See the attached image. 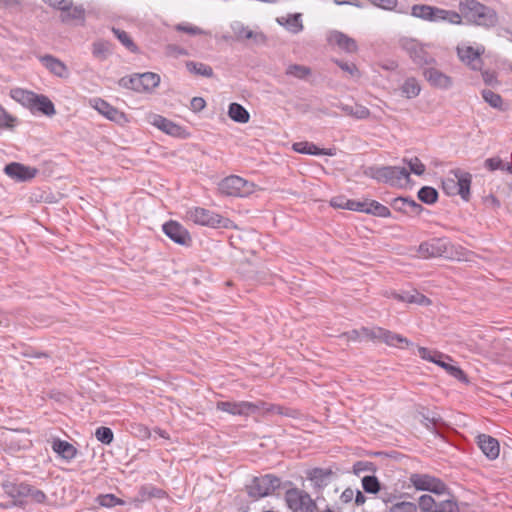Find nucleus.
<instances>
[{
    "mask_svg": "<svg viewBox=\"0 0 512 512\" xmlns=\"http://www.w3.org/2000/svg\"><path fill=\"white\" fill-rule=\"evenodd\" d=\"M10 96L33 114L40 113L47 117L56 114L53 102L46 95L36 94L22 88H14L10 91Z\"/></svg>",
    "mask_w": 512,
    "mask_h": 512,
    "instance_id": "1",
    "label": "nucleus"
},
{
    "mask_svg": "<svg viewBox=\"0 0 512 512\" xmlns=\"http://www.w3.org/2000/svg\"><path fill=\"white\" fill-rule=\"evenodd\" d=\"M365 175L393 187H404L410 182L407 168L400 166H372L365 171Z\"/></svg>",
    "mask_w": 512,
    "mask_h": 512,
    "instance_id": "2",
    "label": "nucleus"
},
{
    "mask_svg": "<svg viewBox=\"0 0 512 512\" xmlns=\"http://www.w3.org/2000/svg\"><path fill=\"white\" fill-rule=\"evenodd\" d=\"M185 219L200 226H207L211 228H227L229 220L221 215L203 208V207H190L186 210Z\"/></svg>",
    "mask_w": 512,
    "mask_h": 512,
    "instance_id": "3",
    "label": "nucleus"
},
{
    "mask_svg": "<svg viewBox=\"0 0 512 512\" xmlns=\"http://www.w3.org/2000/svg\"><path fill=\"white\" fill-rule=\"evenodd\" d=\"M159 83L160 76L153 72L124 76L118 81L120 87L131 89L136 92L152 91L159 85Z\"/></svg>",
    "mask_w": 512,
    "mask_h": 512,
    "instance_id": "4",
    "label": "nucleus"
},
{
    "mask_svg": "<svg viewBox=\"0 0 512 512\" xmlns=\"http://www.w3.org/2000/svg\"><path fill=\"white\" fill-rule=\"evenodd\" d=\"M456 53L459 60L471 70L480 71L482 69L481 56L485 53V47L482 44L472 46L468 42H461L456 47Z\"/></svg>",
    "mask_w": 512,
    "mask_h": 512,
    "instance_id": "5",
    "label": "nucleus"
},
{
    "mask_svg": "<svg viewBox=\"0 0 512 512\" xmlns=\"http://www.w3.org/2000/svg\"><path fill=\"white\" fill-rule=\"evenodd\" d=\"M254 184L236 175H231L220 181L219 191L227 196L246 197L254 192Z\"/></svg>",
    "mask_w": 512,
    "mask_h": 512,
    "instance_id": "6",
    "label": "nucleus"
},
{
    "mask_svg": "<svg viewBox=\"0 0 512 512\" xmlns=\"http://www.w3.org/2000/svg\"><path fill=\"white\" fill-rule=\"evenodd\" d=\"M281 481L278 477L266 474L260 477H254L247 486L249 496L253 498H262L272 494L280 487Z\"/></svg>",
    "mask_w": 512,
    "mask_h": 512,
    "instance_id": "7",
    "label": "nucleus"
},
{
    "mask_svg": "<svg viewBox=\"0 0 512 512\" xmlns=\"http://www.w3.org/2000/svg\"><path fill=\"white\" fill-rule=\"evenodd\" d=\"M400 48L405 51L410 59L419 66L434 62L433 57L427 52L425 45L414 38L403 37L399 40Z\"/></svg>",
    "mask_w": 512,
    "mask_h": 512,
    "instance_id": "8",
    "label": "nucleus"
},
{
    "mask_svg": "<svg viewBox=\"0 0 512 512\" xmlns=\"http://www.w3.org/2000/svg\"><path fill=\"white\" fill-rule=\"evenodd\" d=\"M1 492L10 498L9 504H1L0 507L9 508L24 505L27 498L28 483L5 480L0 485Z\"/></svg>",
    "mask_w": 512,
    "mask_h": 512,
    "instance_id": "9",
    "label": "nucleus"
},
{
    "mask_svg": "<svg viewBox=\"0 0 512 512\" xmlns=\"http://www.w3.org/2000/svg\"><path fill=\"white\" fill-rule=\"evenodd\" d=\"M409 481L418 491H428L436 495L445 494L447 491L443 481L429 474L413 473L410 475Z\"/></svg>",
    "mask_w": 512,
    "mask_h": 512,
    "instance_id": "10",
    "label": "nucleus"
},
{
    "mask_svg": "<svg viewBox=\"0 0 512 512\" xmlns=\"http://www.w3.org/2000/svg\"><path fill=\"white\" fill-rule=\"evenodd\" d=\"M362 332L372 338V339H380L388 346L397 347V348H408L413 346V343L410 342L404 336L391 332L381 327H374L372 329L363 328Z\"/></svg>",
    "mask_w": 512,
    "mask_h": 512,
    "instance_id": "11",
    "label": "nucleus"
},
{
    "mask_svg": "<svg viewBox=\"0 0 512 512\" xmlns=\"http://www.w3.org/2000/svg\"><path fill=\"white\" fill-rule=\"evenodd\" d=\"M262 404V402L254 403L249 401H219L216 404V408L234 416H249L258 412Z\"/></svg>",
    "mask_w": 512,
    "mask_h": 512,
    "instance_id": "12",
    "label": "nucleus"
},
{
    "mask_svg": "<svg viewBox=\"0 0 512 512\" xmlns=\"http://www.w3.org/2000/svg\"><path fill=\"white\" fill-rule=\"evenodd\" d=\"M89 104L92 108L97 110L101 115L110 121H113L117 124H124L127 122L125 113L119 111L117 108L113 107L107 101L101 98H92L89 100Z\"/></svg>",
    "mask_w": 512,
    "mask_h": 512,
    "instance_id": "13",
    "label": "nucleus"
},
{
    "mask_svg": "<svg viewBox=\"0 0 512 512\" xmlns=\"http://www.w3.org/2000/svg\"><path fill=\"white\" fill-rule=\"evenodd\" d=\"M162 230L168 238L179 245L187 246L191 242L188 230L176 221L170 220L164 223Z\"/></svg>",
    "mask_w": 512,
    "mask_h": 512,
    "instance_id": "14",
    "label": "nucleus"
},
{
    "mask_svg": "<svg viewBox=\"0 0 512 512\" xmlns=\"http://www.w3.org/2000/svg\"><path fill=\"white\" fill-rule=\"evenodd\" d=\"M447 246V239L432 238L419 245L418 253L422 258L440 257L447 253Z\"/></svg>",
    "mask_w": 512,
    "mask_h": 512,
    "instance_id": "15",
    "label": "nucleus"
},
{
    "mask_svg": "<svg viewBox=\"0 0 512 512\" xmlns=\"http://www.w3.org/2000/svg\"><path fill=\"white\" fill-rule=\"evenodd\" d=\"M423 75L427 82L434 88L447 90L453 85L452 78L437 68H427L424 70Z\"/></svg>",
    "mask_w": 512,
    "mask_h": 512,
    "instance_id": "16",
    "label": "nucleus"
},
{
    "mask_svg": "<svg viewBox=\"0 0 512 512\" xmlns=\"http://www.w3.org/2000/svg\"><path fill=\"white\" fill-rule=\"evenodd\" d=\"M4 172L7 176L16 181H27L34 178L38 171L36 168L12 162L5 166Z\"/></svg>",
    "mask_w": 512,
    "mask_h": 512,
    "instance_id": "17",
    "label": "nucleus"
},
{
    "mask_svg": "<svg viewBox=\"0 0 512 512\" xmlns=\"http://www.w3.org/2000/svg\"><path fill=\"white\" fill-rule=\"evenodd\" d=\"M327 40L330 44L337 45L347 53H354L358 49L357 43L353 38L337 30L329 32Z\"/></svg>",
    "mask_w": 512,
    "mask_h": 512,
    "instance_id": "18",
    "label": "nucleus"
},
{
    "mask_svg": "<svg viewBox=\"0 0 512 512\" xmlns=\"http://www.w3.org/2000/svg\"><path fill=\"white\" fill-rule=\"evenodd\" d=\"M292 149L297 153L313 155V156H321V155L335 156L336 155L335 148H328V149L319 148L314 143L308 142V141L296 142L292 145Z\"/></svg>",
    "mask_w": 512,
    "mask_h": 512,
    "instance_id": "19",
    "label": "nucleus"
},
{
    "mask_svg": "<svg viewBox=\"0 0 512 512\" xmlns=\"http://www.w3.org/2000/svg\"><path fill=\"white\" fill-rule=\"evenodd\" d=\"M237 40L252 39L255 43H262L266 37L261 32H254L240 21H234L230 25Z\"/></svg>",
    "mask_w": 512,
    "mask_h": 512,
    "instance_id": "20",
    "label": "nucleus"
},
{
    "mask_svg": "<svg viewBox=\"0 0 512 512\" xmlns=\"http://www.w3.org/2000/svg\"><path fill=\"white\" fill-rule=\"evenodd\" d=\"M39 61L53 75L60 78H68L69 70L67 66L64 64V62H62L60 59L52 55H44L39 57Z\"/></svg>",
    "mask_w": 512,
    "mask_h": 512,
    "instance_id": "21",
    "label": "nucleus"
},
{
    "mask_svg": "<svg viewBox=\"0 0 512 512\" xmlns=\"http://www.w3.org/2000/svg\"><path fill=\"white\" fill-rule=\"evenodd\" d=\"M459 10L462 19L465 18L468 22L473 23L477 14L484 11L485 5L477 0H459Z\"/></svg>",
    "mask_w": 512,
    "mask_h": 512,
    "instance_id": "22",
    "label": "nucleus"
},
{
    "mask_svg": "<svg viewBox=\"0 0 512 512\" xmlns=\"http://www.w3.org/2000/svg\"><path fill=\"white\" fill-rule=\"evenodd\" d=\"M392 207L407 215H419L423 207L411 198L397 197L392 202Z\"/></svg>",
    "mask_w": 512,
    "mask_h": 512,
    "instance_id": "23",
    "label": "nucleus"
},
{
    "mask_svg": "<svg viewBox=\"0 0 512 512\" xmlns=\"http://www.w3.org/2000/svg\"><path fill=\"white\" fill-rule=\"evenodd\" d=\"M448 23L451 25H461L462 16L454 10H447L435 6L432 23Z\"/></svg>",
    "mask_w": 512,
    "mask_h": 512,
    "instance_id": "24",
    "label": "nucleus"
},
{
    "mask_svg": "<svg viewBox=\"0 0 512 512\" xmlns=\"http://www.w3.org/2000/svg\"><path fill=\"white\" fill-rule=\"evenodd\" d=\"M478 445L489 459H496L499 456L500 447L495 438L485 434L479 435Z\"/></svg>",
    "mask_w": 512,
    "mask_h": 512,
    "instance_id": "25",
    "label": "nucleus"
},
{
    "mask_svg": "<svg viewBox=\"0 0 512 512\" xmlns=\"http://www.w3.org/2000/svg\"><path fill=\"white\" fill-rule=\"evenodd\" d=\"M151 124L171 136H179L182 132V127L168 120L161 115H153Z\"/></svg>",
    "mask_w": 512,
    "mask_h": 512,
    "instance_id": "26",
    "label": "nucleus"
},
{
    "mask_svg": "<svg viewBox=\"0 0 512 512\" xmlns=\"http://www.w3.org/2000/svg\"><path fill=\"white\" fill-rule=\"evenodd\" d=\"M498 21L499 19L496 11L493 8L485 5L484 11H481L479 14H477L473 24L485 28H492L498 24Z\"/></svg>",
    "mask_w": 512,
    "mask_h": 512,
    "instance_id": "27",
    "label": "nucleus"
},
{
    "mask_svg": "<svg viewBox=\"0 0 512 512\" xmlns=\"http://www.w3.org/2000/svg\"><path fill=\"white\" fill-rule=\"evenodd\" d=\"M393 295L397 300L410 304L427 305L430 303L426 296L416 290L402 291Z\"/></svg>",
    "mask_w": 512,
    "mask_h": 512,
    "instance_id": "28",
    "label": "nucleus"
},
{
    "mask_svg": "<svg viewBox=\"0 0 512 512\" xmlns=\"http://www.w3.org/2000/svg\"><path fill=\"white\" fill-rule=\"evenodd\" d=\"M52 449L55 453L66 460H71L75 458L77 454L76 448L67 441L64 440H54L52 443Z\"/></svg>",
    "mask_w": 512,
    "mask_h": 512,
    "instance_id": "29",
    "label": "nucleus"
},
{
    "mask_svg": "<svg viewBox=\"0 0 512 512\" xmlns=\"http://www.w3.org/2000/svg\"><path fill=\"white\" fill-rule=\"evenodd\" d=\"M456 194L467 200L470 193L471 176L468 173L455 172Z\"/></svg>",
    "mask_w": 512,
    "mask_h": 512,
    "instance_id": "30",
    "label": "nucleus"
},
{
    "mask_svg": "<svg viewBox=\"0 0 512 512\" xmlns=\"http://www.w3.org/2000/svg\"><path fill=\"white\" fill-rule=\"evenodd\" d=\"M452 362L453 360L449 361L445 358H440L436 365L443 368L450 376L454 377L455 379L462 382H467L468 379L464 371L459 366L453 365Z\"/></svg>",
    "mask_w": 512,
    "mask_h": 512,
    "instance_id": "31",
    "label": "nucleus"
},
{
    "mask_svg": "<svg viewBox=\"0 0 512 512\" xmlns=\"http://www.w3.org/2000/svg\"><path fill=\"white\" fill-rule=\"evenodd\" d=\"M481 95H482L483 100L492 108L500 110V111L506 110L504 100L500 94L495 93L490 89H483L481 91Z\"/></svg>",
    "mask_w": 512,
    "mask_h": 512,
    "instance_id": "32",
    "label": "nucleus"
},
{
    "mask_svg": "<svg viewBox=\"0 0 512 512\" xmlns=\"http://www.w3.org/2000/svg\"><path fill=\"white\" fill-rule=\"evenodd\" d=\"M435 6L427 4H415L411 7L410 14L418 19L432 22Z\"/></svg>",
    "mask_w": 512,
    "mask_h": 512,
    "instance_id": "33",
    "label": "nucleus"
},
{
    "mask_svg": "<svg viewBox=\"0 0 512 512\" xmlns=\"http://www.w3.org/2000/svg\"><path fill=\"white\" fill-rule=\"evenodd\" d=\"M229 117L237 123H247L250 119L249 112L238 103H231L228 108Z\"/></svg>",
    "mask_w": 512,
    "mask_h": 512,
    "instance_id": "34",
    "label": "nucleus"
},
{
    "mask_svg": "<svg viewBox=\"0 0 512 512\" xmlns=\"http://www.w3.org/2000/svg\"><path fill=\"white\" fill-rule=\"evenodd\" d=\"M332 476L330 470L316 468L313 469L309 474V479L316 487H324L328 485Z\"/></svg>",
    "mask_w": 512,
    "mask_h": 512,
    "instance_id": "35",
    "label": "nucleus"
},
{
    "mask_svg": "<svg viewBox=\"0 0 512 512\" xmlns=\"http://www.w3.org/2000/svg\"><path fill=\"white\" fill-rule=\"evenodd\" d=\"M400 89L403 96L407 99H412L420 94L421 86L417 79L411 77L404 81Z\"/></svg>",
    "mask_w": 512,
    "mask_h": 512,
    "instance_id": "36",
    "label": "nucleus"
},
{
    "mask_svg": "<svg viewBox=\"0 0 512 512\" xmlns=\"http://www.w3.org/2000/svg\"><path fill=\"white\" fill-rule=\"evenodd\" d=\"M61 20L64 23H69L73 20L84 22L85 20V10L82 6H71L69 10L62 11Z\"/></svg>",
    "mask_w": 512,
    "mask_h": 512,
    "instance_id": "37",
    "label": "nucleus"
},
{
    "mask_svg": "<svg viewBox=\"0 0 512 512\" xmlns=\"http://www.w3.org/2000/svg\"><path fill=\"white\" fill-rule=\"evenodd\" d=\"M366 210L365 213L372 214L374 216L387 218L391 215V212L388 207L385 205L375 201V200H366Z\"/></svg>",
    "mask_w": 512,
    "mask_h": 512,
    "instance_id": "38",
    "label": "nucleus"
},
{
    "mask_svg": "<svg viewBox=\"0 0 512 512\" xmlns=\"http://www.w3.org/2000/svg\"><path fill=\"white\" fill-rule=\"evenodd\" d=\"M419 356L426 361L432 362L434 364L438 363L440 358H445L449 361H452V358L448 355H445L439 351L431 350L426 347H418Z\"/></svg>",
    "mask_w": 512,
    "mask_h": 512,
    "instance_id": "39",
    "label": "nucleus"
},
{
    "mask_svg": "<svg viewBox=\"0 0 512 512\" xmlns=\"http://www.w3.org/2000/svg\"><path fill=\"white\" fill-rule=\"evenodd\" d=\"M186 68L190 73L204 76V77H212L213 70L209 65L200 62L188 61L186 63Z\"/></svg>",
    "mask_w": 512,
    "mask_h": 512,
    "instance_id": "40",
    "label": "nucleus"
},
{
    "mask_svg": "<svg viewBox=\"0 0 512 512\" xmlns=\"http://www.w3.org/2000/svg\"><path fill=\"white\" fill-rule=\"evenodd\" d=\"M111 53V45L107 41L99 40L92 45V54L99 60H105Z\"/></svg>",
    "mask_w": 512,
    "mask_h": 512,
    "instance_id": "41",
    "label": "nucleus"
},
{
    "mask_svg": "<svg viewBox=\"0 0 512 512\" xmlns=\"http://www.w3.org/2000/svg\"><path fill=\"white\" fill-rule=\"evenodd\" d=\"M403 163L409 168L408 172L417 176H422L426 171V166L418 157L403 158Z\"/></svg>",
    "mask_w": 512,
    "mask_h": 512,
    "instance_id": "42",
    "label": "nucleus"
},
{
    "mask_svg": "<svg viewBox=\"0 0 512 512\" xmlns=\"http://www.w3.org/2000/svg\"><path fill=\"white\" fill-rule=\"evenodd\" d=\"M300 13H296L287 17L285 23H282L280 20L278 22L280 24H284L286 29L294 34L299 33L303 30V23Z\"/></svg>",
    "mask_w": 512,
    "mask_h": 512,
    "instance_id": "43",
    "label": "nucleus"
},
{
    "mask_svg": "<svg viewBox=\"0 0 512 512\" xmlns=\"http://www.w3.org/2000/svg\"><path fill=\"white\" fill-rule=\"evenodd\" d=\"M342 111L357 119H366L370 115L369 109L362 105H343Z\"/></svg>",
    "mask_w": 512,
    "mask_h": 512,
    "instance_id": "44",
    "label": "nucleus"
},
{
    "mask_svg": "<svg viewBox=\"0 0 512 512\" xmlns=\"http://www.w3.org/2000/svg\"><path fill=\"white\" fill-rule=\"evenodd\" d=\"M112 32L116 36V38L121 42L123 46H125L126 49H128L132 53L138 52L137 45L133 42V40L130 38L127 32L113 28Z\"/></svg>",
    "mask_w": 512,
    "mask_h": 512,
    "instance_id": "45",
    "label": "nucleus"
},
{
    "mask_svg": "<svg viewBox=\"0 0 512 512\" xmlns=\"http://www.w3.org/2000/svg\"><path fill=\"white\" fill-rule=\"evenodd\" d=\"M418 198L421 202L431 205L438 199V192L431 186H424L418 191Z\"/></svg>",
    "mask_w": 512,
    "mask_h": 512,
    "instance_id": "46",
    "label": "nucleus"
},
{
    "mask_svg": "<svg viewBox=\"0 0 512 512\" xmlns=\"http://www.w3.org/2000/svg\"><path fill=\"white\" fill-rule=\"evenodd\" d=\"M311 74L310 68L304 65L292 64L286 69V75L295 77L297 79H305Z\"/></svg>",
    "mask_w": 512,
    "mask_h": 512,
    "instance_id": "47",
    "label": "nucleus"
},
{
    "mask_svg": "<svg viewBox=\"0 0 512 512\" xmlns=\"http://www.w3.org/2000/svg\"><path fill=\"white\" fill-rule=\"evenodd\" d=\"M362 487L365 492L375 494L380 491V484L375 476H364L362 478Z\"/></svg>",
    "mask_w": 512,
    "mask_h": 512,
    "instance_id": "48",
    "label": "nucleus"
},
{
    "mask_svg": "<svg viewBox=\"0 0 512 512\" xmlns=\"http://www.w3.org/2000/svg\"><path fill=\"white\" fill-rule=\"evenodd\" d=\"M390 512H418L416 504L408 501H397L392 503Z\"/></svg>",
    "mask_w": 512,
    "mask_h": 512,
    "instance_id": "49",
    "label": "nucleus"
},
{
    "mask_svg": "<svg viewBox=\"0 0 512 512\" xmlns=\"http://www.w3.org/2000/svg\"><path fill=\"white\" fill-rule=\"evenodd\" d=\"M96 439L106 445H109L113 441V431L109 427H99L95 431Z\"/></svg>",
    "mask_w": 512,
    "mask_h": 512,
    "instance_id": "50",
    "label": "nucleus"
},
{
    "mask_svg": "<svg viewBox=\"0 0 512 512\" xmlns=\"http://www.w3.org/2000/svg\"><path fill=\"white\" fill-rule=\"evenodd\" d=\"M28 490L27 497H30L32 502L37 504H43L46 502L47 496L42 490L37 489L30 484H28Z\"/></svg>",
    "mask_w": 512,
    "mask_h": 512,
    "instance_id": "51",
    "label": "nucleus"
},
{
    "mask_svg": "<svg viewBox=\"0 0 512 512\" xmlns=\"http://www.w3.org/2000/svg\"><path fill=\"white\" fill-rule=\"evenodd\" d=\"M175 28L177 31L184 32V33H187L190 35H206V34H208L203 29H201L197 26H194L192 24H189V23H180V24L176 25Z\"/></svg>",
    "mask_w": 512,
    "mask_h": 512,
    "instance_id": "52",
    "label": "nucleus"
},
{
    "mask_svg": "<svg viewBox=\"0 0 512 512\" xmlns=\"http://www.w3.org/2000/svg\"><path fill=\"white\" fill-rule=\"evenodd\" d=\"M419 508L424 512H430L435 506V500L432 496L424 494L419 497Z\"/></svg>",
    "mask_w": 512,
    "mask_h": 512,
    "instance_id": "53",
    "label": "nucleus"
},
{
    "mask_svg": "<svg viewBox=\"0 0 512 512\" xmlns=\"http://www.w3.org/2000/svg\"><path fill=\"white\" fill-rule=\"evenodd\" d=\"M14 121L15 118L0 104V128L12 127Z\"/></svg>",
    "mask_w": 512,
    "mask_h": 512,
    "instance_id": "54",
    "label": "nucleus"
},
{
    "mask_svg": "<svg viewBox=\"0 0 512 512\" xmlns=\"http://www.w3.org/2000/svg\"><path fill=\"white\" fill-rule=\"evenodd\" d=\"M374 6L383 10L393 11L396 10L398 0H368Z\"/></svg>",
    "mask_w": 512,
    "mask_h": 512,
    "instance_id": "55",
    "label": "nucleus"
},
{
    "mask_svg": "<svg viewBox=\"0 0 512 512\" xmlns=\"http://www.w3.org/2000/svg\"><path fill=\"white\" fill-rule=\"evenodd\" d=\"M49 6L60 10L61 12L64 10H69L72 6V0H43Z\"/></svg>",
    "mask_w": 512,
    "mask_h": 512,
    "instance_id": "56",
    "label": "nucleus"
},
{
    "mask_svg": "<svg viewBox=\"0 0 512 512\" xmlns=\"http://www.w3.org/2000/svg\"><path fill=\"white\" fill-rule=\"evenodd\" d=\"M336 63L343 71L349 73L352 77L360 76V72L354 63H346L341 61H336Z\"/></svg>",
    "mask_w": 512,
    "mask_h": 512,
    "instance_id": "57",
    "label": "nucleus"
},
{
    "mask_svg": "<svg viewBox=\"0 0 512 512\" xmlns=\"http://www.w3.org/2000/svg\"><path fill=\"white\" fill-rule=\"evenodd\" d=\"M485 167L491 171L504 168V162L499 157H491L485 160Z\"/></svg>",
    "mask_w": 512,
    "mask_h": 512,
    "instance_id": "58",
    "label": "nucleus"
},
{
    "mask_svg": "<svg viewBox=\"0 0 512 512\" xmlns=\"http://www.w3.org/2000/svg\"><path fill=\"white\" fill-rule=\"evenodd\" d=\"M119 503V499L112 494L101 495L99 504L104 507H113Z\"/></svg>",
    "mask_w": 512,
    "mask_h": 512,
    "instance_id": "59",
    "label": "nucleus"
},
{
    "mask_svg": "<svg viewBox=\"0 0 512 512\" xmlns=\"http://www.w3.org/2000/svg\"><path fill=\"white\" fill-rule=\"evenodd\" d=\"M481 74H482V79L486 85L495 86L499 83L495 72L490 71V70H484V71H482Z\"/></svg>",
    "mask_w": 512,
    "mask_h": 512,
    "instance_id": "60",
    "label": "nucleus"
},
{
    "mask_svg": "<svg viewBox=\"0 0 512 512\" xmlns=\"http://www.w3.org/2000/svg\"><path fill=\"white\" fill-rule=\"evenodd\" d=\"M366 206H367L366 200H364V201L349 200V203L347 204V210L365 213Z\"/></svg>",
    "mask_w": 512,
    "mask_h": 512,
    "instance_id": "61",
    "label": "nucleus"
},
{
    "mask_svg": "<svg viewBox=\"0 0 512 512\" xmlns=\"http://www.w3.org/2000/svg\"><path fill=\"white\" fill-rule=\"evenodd\" d=\"M443 189L448 195L456 194V180L454 178H447L443 181Z\"/></svg>",
    "mask_w": 512,
    "mask_h": 512,
    "instance_id": "62",
    "label": "nucleus"
},
{
    "mask_svg": "<svg viewBox=\"0 0 512 512\" xmlns=\"http://www.w3.org/2000/svg\"><path fill=\"white\" fill-rule=\"evenodd\" d=\"M206 102L202 97H194L191 100L190 107L194 112H199L205 108Z\"/></svg>",
    "mask_w": 512,
    "mask_h": 512,
    "instance_id": "63",
    "label": "nucleus"
},
{
    "mask_svg": "<svg viewBox=\"0 0 512 512\" xmlns=\"http://www.w3.org/2000/svg\"><path fill=\"white\" fill-rule=\"evenodd\" d=\"M349 200L350 199H347L342 196L334 197L331 200V205L335 208L347 209V204L349 203Z\"/></svg>",
    "mask_w": 512,
    "mask_h": 512,
    "instance_id": "64",
    "label": "nucleus"
}]
</instances>
